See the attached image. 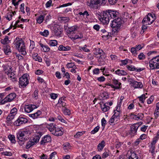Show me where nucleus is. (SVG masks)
<instances>
[{
    "label": "nucleus",
    "instance_id": "obj_1",
    "mask_svg": "<svg viewBox=\"0 0 159 159\" xmlns=\"http://www.w3.org/2000/svg\"><path fill=\"white\" fill-rule=\"evenodd\" d=\"M119 12L117 11L108 10L104 11L101 16L100 20L103 24L109 23L110 19H113L118 16Z\"/></svg>",
    "mask_w": 159,
    "mask_h": 159
},
{
    "label": "nucleus",
    "instance_id": "obj_2",
    "mask_svg": "<svg viewBox=\"0 0 159 159\" xmlns=\"http://www.w3.org/2000/svg\"><path fill=\"white\" fill-rule=\"evenodd\" d=\"M48 128L52 134L55 136H60L63 134L62 129L57 128V125L53 123L48 124Z\"/></svg>",
    "mask_w": 159,
    "mask_h": 159
},
{
    "label": "nucleus",
    "instance_id": "obj_3",
    "mask_svg": "<svg viewBox=\"0 0 159 159\" xmlns=\"http://www.w3.org/2000/svg\"><path fill=\"white\" fill-rule=\"evenodd\" d=\"M151 69H159V55L153 57L149 61Z\"/></svg>",
    "mask_w": 159,
    "mask_h": 159
},
{
    "label": "nucleus",
    "instance_id": "obj_4",
    "mask_svg": "<svg viewBox=\"0 0 159 159\" xmlns=\"http://www.w3.org/2000/svg\"><path fill=\"white\" fill-rule=\"evenodd\" d=\"M122 22L120 18H117L112 21L111 26L112 28L114 29L116 31H118L121 26Z\"/></svg>",
    "mask_w": 159,
    "mask_h": 159
},
{
    "label": "nucleus",
    "instance_id": "obj_5",
    "mask_svg": "<svg viewBox=\"0 0 159 159\" xmlns=\"http://www.w3.org/2000/svg\"><path fill=\"white\" fill-rule=\"evenodd\" d=\"M29 75L27 74H24L19 79V84L20 86L23 88L25 87L29 84V81L27 78L28 76Z\"/></svg>",
    "mask_w": 159,
    "mask_h": 159
},
{
    "label": "nucleus",
    "instance_id": "obj_6",
    "mask_svg": "<svg viewBox=\"0 0 159 159\" xmlns=\"http://www.w3.org/2000/svg\"><path fill=\"white\" fill-rule=\"evenodd\" d=\"M28 121V120L26 118L23 117L22 116H20L14 123V125L16 126H20L23 124L26 123Z\"/></svg>",
    "mask_w": 159,
    "mask_h": 159
},
{
    "label": "nucleus",
    "instance_id": "obj_7",
    "mask_svg": "<svg viewBox=\"0 0 159 159\" xmlns=\"http://www.w3.org/2000/svg\"><path fill=\"white\" fill-rule=\"evenodd\" d=\"M101 0H90V1L88 2L87 5L91 8H95L96 6L100 5Z\"/></svg>",
    "mask_w": 159,
    "mask_h": 159
},
{
    "label": "nucleus",
    "instance_id": "obj_8",
    "mask_svg": "<svg viewBox=\"0 0 159 159\" xmlns=\"http://www.w3.org/2000/svg\"><path fill=\"white\" fill-rule=\"evenodd\" d=\"M13 44L15 45L16 48L18 50H19L20 46H22L23 44H25L22 39L18 37L16 38L13 43Z\"/></svg>",
    "mask_w": 159,
    "mask_h": 159
},
{
    "label": "nucleus",
    "instance_id": "obj_9",
    "mask_svg": "<svg viewBox=\"0 0 159 159\" xmlns=\"http://www.w3.org/2000/svg\"><path fill=\"white\" fill-rule=\"evenodd\" d=\"M17 113V109L16 108H14L11 111L10 113L7 117V120L8 121H10L14 118L15 116Z\"/></svg>",
    "mask_w": 159,
    "mask_h": 159
},
{
    "label": "nucleus",
    "instance_id": "obj_10",
    "mask_svg": "<svg viewBox=\"0 0 159 159\" xmlns=\"http://www.w3.org/2000/svg\"><path fill=\"white\" fill-rule=\"evenodd\" d=\"M52 30L56 36H59L61 33L60 26L57 24L54 25L52 28Z\"/></svg>",
    "mask_w": 159,
    "mask_h": 159
},
{
    "label": "nucleus",
    "instance_id": "obj_11",
    "mask_svg": "<svg viewBox=\"0 0 159 159\" xmlns=\"http://www.w3.org/2000/svg\"><path fill=\"white\" fill-rule=\"evenodd\" d=\"M28 134V131H19L16 133L17 138L18 139H23L27 138L24 137V136Z\"/></svg>",
    "mask_w": 159,
    "mask_h": 159
},
{
    "label": "nucleus",
    "instance_id": "obj_12",
    "mask_svg": "<svg viewBox=\"0 0 159 159\" xmlns=\"http://www.w3.org/2000/svg\"><path fill=\"white\" fill-rule=\"evenodd\" d=\"M16 94L12 93L9 94L4 98L5 103L6 102H11L16 97Z\"/></svg>",
    "mask_w": 159,
    "mask_h": 159
},
{
    "label": "nucleus",
    "instance_id": "obj_13",
    "mask_svg": "<svg viewBox=\"0 0 159 159\" xmlns=\"http://www.w3.org/2000/svg\"><path fill=\"white\" fill-rule=\"evenodd\" d=\"M36 108V106L34 105H25L24 108L25 111L26 112L30 113Z\"/></svg>",
    "mask_w": 159,
    "mask_h": 159
},
{
    "label": "nucleus",
    "instance_id": "obj_14",
    "mask_svg": "<svg viewBox=\"0 0 159 159\" xmlns=\"http://www.w3.org/2000/svg\"><path fill=\"white\" fill-rule=\"evenodd\" d=\"M51 141V137L48 135L45 136L40 142V144L44 145L46 143L50 142Z\"/></svg>",
    "mask_w": 159,
    "mask_h": 159
},
{
    "label": "nucleus",
    "instance_id": "obj_15",
    "mask_svg": "<svg viewBox=\"0 0 159 159\" xmlns=\"http://www.w3.org/2000/svg\"><path fill=\"white\" fill-rule=\"evenodd\" d=\"M112 83L115 85V86L112 85H111L110 86L113 88L115 89H119L120 88V85L121 84L118 81L115 79H113L112 80Z\"/></svg>",
    "mask_w": 159,
    "mask_h": 159
},
{
    "label": "nucleus",
    "instance_id": "obj_16",
    "mask_svg": "<svg viewBox=\"0 0 159 159\" xmlns=\"http://www.w3.org/2000/svg\"><path fill=\"white\" fill-rule=\"evenodd\" d=\"M65 97H64L63 98H60L58 101V102L57 105H59V106L63 107V108L65 107L66 106V103L65 102Z\"/></svg>",
    "mask_w": 159,
    "mask_h": 159
},
{
    "label": "nucleus",
    "instance_id": "obj_17",
    "mask_svg": "<svg viewBox=\"0 0 159 159\" xmlns=\"http://www.w3.org/2000/svg\"><path fill=\"white\" fill-rule=\"evenodd\" d=\"M139 126L137 124H134L131 126L130 131L131 133L135 134L137 131V130Z\"/></svg>",
    "mask_w": 159,
    "mask_h": 159
},
{
    "label": "nucleus",
    "instance_id": "obj_18",
    "mask_svg": "<svg viewBox=\"0 0 159 159\" xmlns=\"http://www.w3.org/2000/svg\"><path fill=\"white\" fill-rule=\"evenodd\" d=\"M42 112L39 110L35 113L30 114L29 115V116L30 117H32L34 119H36L39 117L40 115H41Z\"/></svg>",
    "mask_w": 159,
    "mask_h": 159
},
{
    "label": "nucleus",
    "instance_id": "obj_19",
    "mask_svg": "<svg viewBox=\"0 0 159 159\" xmlns=\"http://www.w3.org/2000/svg\"><path fill=\"white\" fill-rule=\"evenodd\" d=\"M77 29V27L75 25L69 27L68 28L69 37H70L71 34L74 33V32Z\"/></svg>",
    "mask_w": 159,
    "mask_h": 159
},
{
    "label": "nucleus",
    "instance_id": "obj_20",
    "mask_svg": "<svg viewBox=\"0 0 159 159\" xmlns=\"http://www.w3.org/2000/svg\"><path fill=\"white\" fill-rule=\"evenodd\" d=\"M94 53L95 57H98L99 55L104 53L102 50L99 48H95L94 50Z\"/></svg>",
    "mask_w": 159,
    "mask_h": 159
},
{
    "label": "nucleus",
    "instance_id": "obj_21",
    "mask_svg": "<svg viewBox=\"0 0 159 159\" xmlns=\"http://www.w3.org/2000/svg\"><path fill=\"white\" fill-rule=\"evenodd\" d=\"M70 47L69 46L65 47L62 45H60L58 47V50L61 51H68L70 50Z\"/></svg>",
    "mask_w": 159,
    "mask_h": 159
},
{
    "label": "nucleus",
    "instance_id": "obj_22",
    "mask_svg": "<svg viewBox=\"0 0 159 159\" xmlns=\"http://www.w3.org/2000/svg\"><path fill=\"white\" fill-rule=\"evenodd\" d=\"M108 102H106L103 104V105L101 104V108L102 111L104 112H106L108 111L110 109V107L107 105Z\"/></svg>",
    "mask_w": 159,
    "mask_h": 159
},
{
    "label": "nucleus",
    "instance_id": "obj_23",
    "mask_svg": "<svg viewBox=\"0 0 159 159\" xmlns=\"http://www.w3.org/2000/svg\"><path fill=\"white\" fill-rule=\"evenodd\" d=\"M131 86L134 88H142L143 87V85L142 83L140 82H138L135 81L133 85H131Z\"/></svg>",
    "mask_w": 159,
    "mask_h": 159
},
{
    "label": "nucleus",
    "instance_id": "obj_24",
    "mask_svg": "<svg viewBox=\"0 0 159 159\" xmlns=\"http://www.w3.org/2000/svg\"><path fill=\"white\" fill-rule=\"evenodd\" d=\"M46 14H44L43 15H41L37 18L36 20L38 23H41L43 21L44 18H45Z\"/></svg>",
    "mask_w": 159,
    "mask_h": 159
},
{
    "label": "nucleus",
    "instance_id": "obj_25",
    "mask_svg": "<svg viewBox=\"0 0 159 159\" xmlns=\"http://www.w3.org/2000/svg\"><path fill=\"white\" fill-rule=\"evenodd\" d=\"M38 54L37 53H34L33 54L32 57L36 61H38L39 62L42 61V59L39 56H38Z\"/></svg>",
    "mask_w": 159,
    "mask_h": 159
},
{
    "label": "nucleus",
    "instance_id": "obj_26",
    "mask_svg": "<svg viewBox=\"0 0 159 159\" xmlns=\"http://www.w3.org/2000/svg\"><path fill=\"white\" fill-rule=\"evenodd\" d=\"M3 51L5 54H7L9 52H11V50L10 49V47L9 45H6L3 46Z\"/></svg>",
    "mask_w": 159,
    "mask_h": 159
},
{
    "label": "nucleus",
    "instance_id": "obj_27",
    "mask_svg": "<svg viewBox=\"0 0 159 159\" xmlns=\"http://www.w3.org/2000/svg\"><path fill=\"white\" fill-rule=\"evenodd\" d=\"M116 74L119 75H125L127 74L126 72L124 70L118 69L115 71Z\"/></svg>",
    "mask_w": 159,
    "mask_h": 159
},
{
    "label": "nucleus",
    "instance_id": "obj_28",
    "mask_svg": "<svg viewBox=\"0 0 159 159\" xmlns=\"http://www.w3.org/2000/svg\"><path fill=\"white\" fill-rule=\"evenodd\" d=\"M120 119L118 118L114 117L112 116L109 120L110 123L112 124L113 123H117L119 121Z\"/></svg>",
    "mask_w": 159,
    "mask_h": 159
},
{
    "label": "nucleus",
    "instance_id": "obj_29",
    "mask_svg": "<svg viewBox=\"0 0 159 159\" xmlns=\"http://www.w3.org/2000/svg\"><path fill=\"white\" fill-rule=\"evenodd\" d=\"M105 142L104 141L102 140L98 146V151L102 150L105 146Z\"/></svg>",
    "mask_w": 159,
    "mask_h": 159
},
{
    "label": "nucleus",
    "instance_id": "obj_30",
    "mask_svg": "<svg viewBox=\"0 0 159 159\" xmlns=\"http://www.w3.org/2000/svg\"><path fill=\"white\" fill-rule=\"evenodd\" d=\"M19 52H21L22 55H25L26 54L25 44H23L21 46L20 49H19Z\"/></svg>",
    "mask_w": 159,
    "mask_h": 159
},
{
    "label": "nucleus",
    "instance_id": "obj_31",
    "mask_svg": "<svg viewBox=\"0 0 159 159\" xmlns=\"http://www.w3.org/2000/svg\"><path fill=\"white\" fill-rule=\"evenodd\" d=\"M8 137L12 143H15L16 142L15 136L13 135L9 134Z\"/></svg>",
    "mask_w": 159,
    "mask_h": 159
},
{
    "label": "nucleus",
    "instance_id": "obj_32",
    "mask_svg": "<svg viewBox=\"0 0 159 159\" xmlns=\"http://www.w3.org/2000/svg\"><path fill=\"white\" fill-rule=\"evenodd\" d=\"M114 114L112 116L120 119V111L119 110H114Z\"/></svg>",
    "mask_w": 159,
    "mask_h": 159
},
{
    "label": "nucleus",
    "instance_id": "obj_33",
    "mask_svg": "<svg viewBox=\"0 0 159 159\" xmlns=\"http://www.w3.org/2000/svg\"><path fill=\"white\" fill-rule=\"evenodd\" d=\"M48 44L51 46H55L57 45V42L56 40H50Z\"/></svg>",
    "mask_w": 159,
    "mask_h": 159
},
{
    "label": "nucleus",
    "instance_id": "obj_34",
    "mask_svg": "<svg viewBox=\"0 0 159 159\" xmlns=\"http://www.w3.org/2000/svg\"><path fill=\"white\" fill-rule=\"evenodd\" d=\"M105 53H103V54L99 55H98V57H96L98 58V62H101L102 61V60L105 58Z\"/></svg>",
    "mask_w": 159,
    "mask_h": 159
},
{
    "label": "nucleus",
    "instance_id": "obj_35",
    "mask_svg": "<svg viewBox=\"0 0 159 159\" xmlns=\"http://www.w3.org/2000/svg\"><path fill=\"white\" fill-rule=\"evenodd\" d=\"M5 95L4 93H0V105H2L5 103L4 98L2 99Z\"/></svg>",
    "mask_w": 159,
    "mask_h": 159
},
{
    "label": "nucleus",
    "instance_id": "obj_36",
    "mask_svg": "<svg viewBox=\"0 0 159 159\" xmlns=\"http://www.w3.org/2000/svg\"><path fill=\"white\" fill-rule=\"evenodd\" d=\"M8 41H10L9 40L8 37L6 36L5 37V38L3 39H2L1 40V43L3 44H5L8 43Z\"/></svg>",
    "mask_w": 159,
    "mask_h": 159
},
{
    "label": "nucleus",
    "instance_id": "obj_37",
    "mask_svg": "<svg viewBox=\"0 0 159 159\" xmlns=\"http://www.w3.org/2000/svg\"><path fill=\"white\" fill-rule=\"evenodd\" d=\"M79 49L81 50H83L85 52H89L90 51L89 49L87 48L86 45H85L83 47H79Z\"/></svg>",
    "mask_w": 159,
    "mask_h": 159
},
{
    "label": "nucleus",
    "instance_id": "obj_38",
    "mask_svg": "<svg viewBox=\"0 0 159 159\" xmlns=\"http://www.w3.org/2000/svg\"><path fill=\"white\" fill-rule=\"evenodd\" d=\"M149 146L150 147L149 151L153 155L154 153L155 145L150 143Z\"/></svg>",
    "mask_w": 159,
    "mask_h": 159
},
{
    "label": "nucleus",
    "instance_id": "obj_39",
    "mask_svg": "<svg viewBox=\"0 0 159 159\" xmlns=\"http://www.w3.org/2000/svg\"><path fill=\"white\" fill-rule=\"evenodd\" d=\"M159 134H158L153 139V140L151 143V144L155 145V144L156 143L159 138Z\"/></svg>",
    "mask_w": 159,
    "mask_h": 159
},
{
    "label": "nucleus",
    "instance_id": "obj_40",
    "mask_svg": "<svg viewBox=\"0 0 159 159\" xmlns=\"http://www.w3.org/2000/svg\"><path fill=\"white\" fill-rule=\"evenodd\" d=\"M62 109L65 115H69L70 114V111L66 107L63 108Z\"/></svg>",
    "mask_w": 159,
    "mask_h": 159
},
{
    "label": "nucleus",
    "instance_id": "obj_41",
    "mask_svg": "<svg viewBox=\"0 0 159 159\" xmlns=\"http://www.w3.org/2000/svg\"><path fill=\"white\" fill-rule=\"evenodd\" d=\"M147 97H146V95L145 94L142 95L141 96L138 97V98L139 99V100L141 102V103H143L144 102L145 99L147 98Z\"/></svg>",
    "mask_w": 159,
    "mask_h": 159
},
{
    "label": "nucleus",
    "instance_id": "obj_42",
    "mask_svg": "<svg viewBox=\"0 0 159 159\" xmlns=\"http://www.w3.org/2000/svg\"><path fill=\"white\" fill-rule=\"evenodd\" d=\"M34 142L32 141H29L27 143V144L26 145V148L27 149H28L32 146L34 145Z\"/></svg>",
    "mask_w": 159,
    "mask_h": 159
},
{
    "label": "nucleus",
    "instance_id": "obj_43",
    "mask_svg": "<svg viewBox=\"0 0 159 159\" xmlns=\"http://www.w3.org/2000/svg\"><path fill=\"white\" fill-rule=\"evenodd\" d=\"M69 37L71 39L74 40L77 39L82 38L83 37V36L81 34L80 35V36H79V35H75L74 36H73V35H71Z\"/></svg>",
    "mask_w": 159,
    "mask_h": 159
},
{
    "label": "nucleus",
    "instance_id": "obj_44",
    "mask_svg": "<svg viewBox=\"0 0 159 159\" xmlns=\"http://www.w3.org/2000/svg\"><path fill=\"white\" fill-rule=\"evenodd\" d=\"M128 69L130 71H136L137 70V68L134 66H126Z\"/></svg>",
    "mask_w": 159,
    "mask_h": 159
},
{
    "label": "nucleus",
    "instance_id": "obj_45",
    "mask_svg": "<svg viewBox=\"0 0 159 159\" xmlns=\"http://www.w3.org/2000/svg\"><path fill=\"white\" fill-rule=\"evenodd\" d=\"M27 138H25L23 139H18V143L20 146H22L24 144V143L25 141L27 140Z\"/></svg>",
    "mask_w": 159,
    "mask_h": 159
},
{
    "label": "nucleus",
    "instance_id": "obj_46",
    "mask_svg": "<svg viewBox=\"0 0 159 159\" xmlns=\"http://www.w3.org/2000/svg\"><path fill=\"white\" fill-rule=\"evenodd\" d=\"M40 34L43 36L47 37L48 35L49 32L48 30H45L43 32H40Z\"/></svg>",
    "mask_w": 159,
    "mask_h": 159
},
{
    "label": "nucleus",
    "instance_id": "obj_47",
    "mask_svg": "<svg viewBox=\"0 0 159 159\" xmlns=\"http://www.w3.org/2000/svg\"><path fill=\"white\" fill-rule=\"evenodd\" d=\"M137 50L135 48L132 47L131 49V52L134 56H135L137 54Z\"/></svg>",
    "mask_w": 159,
    "mask_h": 159
},
{
    "label": "nucleus",
    "instance_id": "obj_48",
    "mask_svg": "<svg viewBox=\"0 0 159 159\" xmlns=\"http://www.w3.org/2000/svg\"><path fill=\"white\" fill-rule=\"evenodd\" d=\"M12 16L11 12H9L7 14V16H5V17L7 20L10 21L12 19Z\"/></svg>",
    "mask_w": 159,
    "mask_h": 159
},
{
    "label": "nucleus",
    "instance_id": "obj_49",
    "mask_svg": "<svg viewBox=\"0 0 159 159\" xmlns=\"http://www.w3.org/2000/svg\"><path fill=\"white\" fill-rule=\"evenodd\" d=\"M99 127L98 126H97L95 127L94 129L92 130L91 133V134H94L95 133H97L99 130Z\"/></svg>",
    "mask_w": 159,
    "mask_h": 159
},
{
    "label": "nucleus",
    "instance_id": "obj_50",
    "mask_svg": "<svg viewBox=\"0 0 159 159\" xmlns=\"http://www.w3.org/2000/svg\"><path fill=\"white\" fill-rule=\"evenodd\" d=\"M38 89H36L34 91L33 95V97L35 98L36 99H37L38 98Z\"/></svg>",
    "mask_w": 159,
    "mask_h": 159
},
{
    "label": "nucleus",
    "instance_id": "obj_51",
    "mask_svg": "<svg viewBox=\"0 0 159 159\" xmlns=\"http://www.w3.org/2000/svg\"><path fill=\"white\" fill-rule=\"evenodd\" d=\"M57 152H52L50 155V157L48 159H54L55 156L56 155Z\"/></svg>",
    "mask_w": 159,
    "mask_h": 159
},
{
    "label": "nucleus",
    "instance_id": "obj_52",
    "mask_svg": "<svg viewBox=\"0 0 159 159\" xmlns=\"http://www.w3.org/2000/svg\"><path fill=\"white\" fill-rule=\"evenodd\" d=\"M70 144L68 143H66L63 145V148L64 150L68 149L70 148Z\"/></svg>",
    "mask_w": 159,
    "mask_h": 159
},
{
    "label": "nucleus",
    "instance_id": "obj_53",
    "mask_svg": "<svg viewBox=\"0 0 159 159\" xmlns=\"http://www.w3.org/2000/svg\"><path fill=\"white\" fill-rule=\"evenodd\" d=\"M109 156V152L108 151H105L102 154V157L103 158H105Z\"/></svg>",
    "mask_w": 159,
    "mask_h": 159
},
{
    "label": "nucleus",
    "instance_id": "obj_54",
    "mask_svg": "<svg viewBox=\"0 0 159 159\" xmlns=\"http://www.w3.org/2000/svg\"><path fill=\"white\" fill-rule=\"evenodd\" d=\"M151 16H150V17H151L152 18V21L150 22V23H148V24L149 25L151 24L154 21L155 19H156V17L155 16V15L154 14L153 16L151 13Z\"/></svg>",
    "mask_w": 159,
    "mask_h": 159
},
{
    "label": "nucleus",
    "instance_id": "obj_55",
    "mask_svg": "<svg viewBox=\"0 0 159 159\" xmlns=\"http://www.w3.org/2000/svg\"><path fill=\"white\" fill-rule=\"evenodd\" d=\"M120 62L121 63L120 64V66L122 65H126L128 62V60L127 59H125L124 60H121Z\"/></svg>",
    "mask_w": 159,
    "mask_h": 159
},
{
    "label": "nucleus",
    "instance_id": "obj_56",
    "mask_svg": "<svg viewBox=\"0 0 159 159\" xmlns=\"http://www.w3.org/2000/svg\"><path fill=\"white\" fill-rule=\"evenodd\" d=\"M83 134V132H78L76 133L75 135H74V137L75 138H79Z\"/></svg>",
    "mask_w": 159,
    "mask_h": 159
},
{
    "label": "nucleus",
    "instance_id": "obj_57",
    "mask_svg": "<svg viewBox=\"0 0 159 159\" xmlns=\"http://www.w3.org/2000/svg\"><path fill=\"white\" fill-rule=\"evenodd\" d=\"M2 154L7 156H11L12 155V153L11 152L7 151L2 152Z\"/></svg>",
    "mask_w": 159,
    "mask_h": 159
},
{
    "label": "nucleus",
    "instance_id": "obj_58",
    "mask_svg": "<svg viewBox=\"0 0 159 159\" xmlns=\"http://www.w3.org/2000/svg\"><path fill=\"white\" fill-rule=\"evenodd\" d=\"M138 58L139 60L143 59L145 58V56L143 53H141L139 55Z\"/></svg>",
    "mask_w": 159,
    "mask_h": 159
},
{
    "label": "nucleus",
    "instance_id": "obj_59",
    "mask_svg": "<svg viewBox=\"0 0 159 159\" xmlns=\"http://www.w3.org/2000/svg\"><path fill=\"white\" fill-rule=\"evenodd\" d=\"M159 116V111L155 109L154 112L155 119H157L158 116Z\"/></svg>",
    "mask_w": 159,
    "mask_h": 159
},
{
    "label": "nucleus",
    "instance_id": "obj_60",
    "mask_svg": "<svg viewBox=\"0 0 159 159\" xmlns=\"http://www.w3.org/2000/svg\"><path fill=\"white\" fill-rule=\"evenodd\" d=\"M51 98L53 99H55L57 97L58 95L57 94L52 93L50 94Z\"/></svg>",
    "mask_w": 159,
    "mask_h": 159
},
{
    "label": "nucleus",
    "instance_id": "obj_61",
    "mask_svg": "<svg viewBox=\"0 0 159 159\" xmlns=\"http://www.w3.org/2000/svg\"><path fill=\"white\" fill-rule=\"evenodd\" d=\"M43 48L44 52H49L50 50V48L47 45H44Z\"/></svg>",
    "mask_w": 159,
    "mask_h": 159
},
{
    "label": "nucleus",
    "instance_id": "obj_62",
    "mask_svg": "<svg viewBox=\"0 0 159 159\" xmlns=\"http://www.w3.org/2000/svg\"><path fill=\"white\" fill-rule=\"evenodd\" d=\"M52 1L51 0H49L46 3V7L47 8H48L50 7L52 4Z\"/></svg>",
    "mask_w": 159,
    "mask_h": 159
},
{
    "label": "nucleus",
    "instance_id": "obj_63",
    "mask_svg": "<svg viewBox=\"0 0 159 159\" xmlns=\"http://www.w3.org/2000/svg\"><path fill=\"white\" fill-rule=\"evenodd\" d=\"M129 159H138V157L136 156L135 154H133L129 156Z\"/></svg>",
    "mask_w": 159,
    "mask_h": 159
},
{
    "label": "nucleus",
    "instance_id": "obj_64",
    "mask_svg": "<svg viewBox=\"0 0 159 159\" xmlns=\"http://www.w3.org/2000/svg\"><path fill=\"white\" fill-rule=\"evenodd\" d=\"M67 67L68 68H73L74 66H76L73 63H68L66 65Z\"/></svg>",
    "mask_w": 159,
    "mask_h": 159
}]
</instances>
